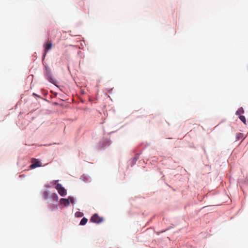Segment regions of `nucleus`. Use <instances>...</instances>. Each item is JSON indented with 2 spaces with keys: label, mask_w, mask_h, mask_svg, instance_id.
<instances>
[{
  "label": "nucleus",
  "mask_w": 248,
  "mask_h": 248,
  "mask_svg": "<svg viewBox=\"0 0 248 248\" xmlns=\"http://www.w3.org/2000/svg\"><path fill=\"white\" fill-rule=\"evenodd\" d=\"M56 188L58 190V193L61 196H64L66 195V191L65 189L63 187H62L61 184H57Z\"/></svg>",
  "instance_id": "nucleus-1"
},
{
  "label": "nucleus",
  "mask_w": 248,
  "mask_h": 248,
  "mask_svg": "<svg viewBox=\"0 0 248 248\" xmlns=\"http://www.w3.org/2000/svg\"><path fill=\"white\" fill-rule=\"evenodd\" d=\"M31 162L32 164L30 166V168L31 169H35L42 166V163L37 159L33 158L31 159Z\"/></svg>",
  "instance_id": "nucleus-2"
},
{
  "label": "nucleus",
  "mask_w": 248,
  "mask_h": 248,
  "mask_svg": "<svg viewBox=\"0 0 248 248\" xmlns=\"http://www.w3.org/2000/svg\"><path fill=\"white\" fill-rule=\"evenodd\" d=\"M90 221L93 223H100L103 221V218L95 214L91 217Z\"/></svg>",
  "instance_id": "nucleus-3"
},
{
  "label": "nucleus",
  "mask_w": 248,
  "mask_h": 248,
  "mask_svg": "<svg viewBox=\"0 0 248 248\" xmlns=\"http://www.w3.org/2000/svg\"><path fill=\"white\" fill-rule=\"evenodd\" d=\"M44 57L46 56V53L51 49L52 48V43L50 41H47L44 45Z\"/></svg>",
  "instance_id": "nucleus-4"
},
{
  "label": "nucleus",
  "mask_w": 248,
  "mask_h": 248,
  "mask_svg": "<svg viewBox=\"0 0 248 248\" xmlns=\"http://www.w3.org/2000/svg\"><path fill=\"white\" fill-rule=\"evenodd\" d=\"M60 202L62 204L64 205L65 206H68L70 203L69 200L66 199H61Z\"/></svg>",
  "instance_id": "nucleus-5"
},
{
  "label": "nucleus",
  "mask_w": 248,
  "mask_h": 248,
  "mask_svg": "<svg viewBox=\"0 0 248 248\" xmlns=\"http://www.w3.org/2000/svg\"><path fill=\"white\" fill-rule=\"evenodd\" d=\"M87 221H88V219L85 218V217H83L80 221V225H84L86 224V223L87 222Z\"/></svg>",
  "instance_id": "nucleus-6"
},
{
  "label": "nucleus",
  "mask_w": 248,
  "mask_h": 248,
  "mask_svg": "<svg viewBox=\"0 0 248 248\" xmlns=\"http://www.w3.org/2000/svg\"><path fill=\"white\" fill-rule=\"evenodd\" d=\"M239 119L245 124H246V120L244 116L241 115L239 116Z\"/></svg>",
  "instance_id": "nucleus-7"
},
{
  "label": "nucleus",
  "mask_w": 248,
  "mask_h": 248,
  "mask_svg": "<svg viewBox=\"0 0 248 248\" xmlns=\"http://www.w3.org/2000/svg\"><path fill=\"white\" fill-rule=\"evenodd\" d=\"M52 197H53V198L54 199V200H57V199H58V196H57V194H56V193L53 194V195H52Z\"/></svg>",
  "instance_id": "nucleus-8"
},
{
  "label": "nucleus",
  "mask_w": 248,
  "mask_h": 248,
  "mask_svg": "<svg viewBox=\"0 0 248 248\" xmlns=\"http://www.w3.org/2000/svg\"><path fill=\"white\" fill-rule=\"evenodd\" d=\"M43 195L45 198V199H46L47 198V195H48V194H47V192L46 191H45L44 193H43Z\"/></svg>",
  "instance_id": "nucleus-9"
},
{
  "label": "nucleus",
  "mask_w": 248,
  "mask_h": 248,
  "mask_svg": "<svg viewBox=\"0 0 248 248\" xmlns=\"http://www.w3.org/2000/svg\"><path fill=\"white\" fill-rule=\"evenodd\" d=\"M70 200L72 203H73V204L74 203V200L73 198H70Z\"/></svg>",
  "instance_id": "nucleus-10"
}]
</instances>
